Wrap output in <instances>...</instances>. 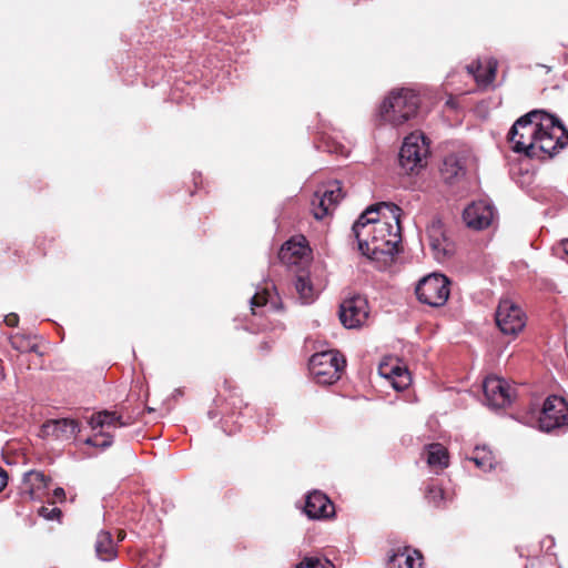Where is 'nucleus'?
I'll list each match as a JSON object with an SVG mask.
<instances>
[{
  "mask_svg": "<svg viewBox=\"0 0 568 568\" xmlns=\"http://www.w3.org/2000/svg\"><path fill=\"white\" fill-rule=\"evenodd\" d=\"M425 497L428 503L433 504L435 507H442L445 505L444 489L436 484H429L427 486Z\"/></svg>",
  "mask_w": 568,
  "mask_h": 568,
  "instance_id": "28",
  "label": "nucleus"
},
{
  "mask_svg": "<svg viewBox=\"0 0 568 568\" xmlns=\"http://www.w3.org/2000/svg\"><path fill=\"white\" fill-rule=\"evenodd\" d=\"M496 325L505 335H517L526 326V315L510 300H501L495 313Z\"/></svg>",
  "mask_w": 568,
  "mask_h": 568,
  "instance_id": "10",
  "label": "nucleus"
},
{
  "mask_svg": "<svg viewBox=\"0 0 568 568\" xmlns=\"http://www.w3.org/2000/svg\"><path fill=\"white\" fill-rule=\"evenodd\" d=\"M449 281L443 274H430L423 277L415 290L419 302L433 307L444 305L449 297Z\"/></svg>",
  "mask_w": 568,
  "mask_h": 568,
  "instance_id": "8",
  "label": "nucleus"
},
{
  "mask_svg": "<svg viewBox=\"0 0 568 568\" xmlns=\"http://www.w3.org/2000/svg\"><path fill=\"white\" fill-rule=\"evenodd\" d=\"M225 395L219 394L214 399V405L219 408V412L210 410L209 417L214 419L220 414H230L235 415L240 414L244 407H246V403H244L242 395L239 393L237 388L232 385V383L227 379L223 383Z\"/></svg>",
  "mask_w": 568,
  "mask_h": 568,
  "instance_id": "13",
  "label": "nucleus"
},
{
  "mask_svg": "<svg viewBox=\"0 0 568 568\" xmlns=\"http://www.w3.org/2000/svg\"><path fill=\"white\" fill-rule=\"evenodd\" d=\"M343 197L342 187L338 182L333 183L329 189L316 191L312 199V212L316 220H323L334 211Z\"/></svg>",
  "mask_w": 568,
  "mask_h": 568,
  "instance_id": "14",
  "label": "nucleus"
},
{
  "mask_svg": "<svg viewBox=\"0 0 568 568\" xmlns=\"http://www.w3.org/2000/svg\"><path fill=\"white\" fill-rule=\"evenodd\" d=\"M268 296H270V292L267 290L255 293V295L251 300V304L253 306L252 307L253 314H255L254 307H261V306H265L267 304Z\"/></svg>",
  "mask_w": 568,
  "mask_h": 568,
  "instance_id": "32",
  "label": "nucleus"
},
{
  "mask_svg": "<svg viewBox=\"0 0 568 568\" xmlns=\"http://www.w3.org/2000/svg\"><path fill=\"white\" fill-rule=\"evenodd\" d=\"M410 381L409 372H402L398 377L396 376L392 379V385L395 389L403 390L408 387Z\"/></svg>",
  "mask_w": 568,
  "mask_h": 568,
  "instance_id": "31",
  "label": "nucleus"
},
{
  "mask_svg": "<svg viewBox=\"0 0 568 568\" xmlns=\"http://www.w3.org/2000/svg\"><path fill=\"white\" fill-rule=\"evenodd\" d=\"M39 514L49 519V520H52V519H58L60 518V516L62 515L61 510L57 507H53V508H48V507H44L42 506L39 510Z\"/></svg>",
  "mask_w": 568,
  "mask_h": 568,
  "instance_id": "34",
  "label": "nucleus"
},
{
  "mask_svg": "<svg viewBox=\"0 0 568 568\" xmlns=\"http://www.w3.org/2000/svg\"><path fill=\"white\" fill-rule=\"evenodd\" d=\"M429 146L423 134L410 133L405 138L400 148L398 160L406 173H414L426 165Z\"/></svg>",
  "mask_w": 568,
  "mask_h": 568,
  "instance_id": "7",
  "label": "nucleus"
},
{
  "mask_svg": "<svg viewBox=\"0 0 568 568\" xmlns=\"http://www.w3.org/2000/svg\"><path fill=\"white\" fill-rule=\"evenodd\" d=\"M568 145V131L554 115H546L541 131L536 139L538 155L536 158H552L559 150Z\"/></svg>",
  "mask_w": 568,
  "mask_h": 568,
  "instance_id": "4",
  "label": "nucleus"
},
{
  "mask_svg": "<svg viewBox=\"0 0 568 568\" xmlns=\"http://www.w3.org/2000/svg\"><path fill=\"white\" fill-rule=\"evenodd\" d=\"M387 368H388L387 365L381 366L382 374L385 375L386 377H388L389 379H393L396 376L398 377V375L402 372H408L406 368H403L399 365L392 366V367H389L388 371H387Z\"/></svg>",
  "mask_w": 568,
  "mask_h": 568,
  "instance_id": "33",
  "label": "nucleus"
},
{
  "mask_svg": "<svg viewBox=\"0 0 568 568\" xmlns=\"http://www.w3.org/2000/svg\"><path fill=\"white\" fill-rule=\"evenodd\" d=\"M539 428L551 432L568 425V403L560 396H548L538 417Z\"/></svg>",
  "mask_w": 568,
  "mask_h": 568,
  "instance_id": "9",
  "label": "nucleus"
},
{
  "mask_svg": "<svg viewBox=\"0 0 568 568\" xmlns=\"http://www.w3.org/2000/svg\"><path fill=\"white\" fill-rule=\"evenodd\" d=\"M317 148L328 153L346 154L344 145L329 136H322Z\"/></svg>",
  "mask_w": 568,
  "mask_h": 568,
  "instance_id": "29",
  "label": "nucleus"
},
{
  "mask_svg": "<svg viewBox=\"0 0 568 568\" xmlns=\"http://www.w3.org/2000/svg\"><path fill=\"white\" fill-rule=\"evenodd\" d=\"M429 246L437 261L442 262L453 254V244L447 239L444 224L440 220H433L427 226Z\"/></svg>",
  "mask_w": 568,
  "mask_h": 568,
  "instance_id": "15",
  "label": "nucleus"
},
{
  "mask_svg": "<svg viewBox=\"0 0 568 568\" xmlns=\"http://www.w3.org/2000/svg\"><path fill=\"white\" fill-rule=\"evenodd\" d=\"M475 454L476 455L471 459L479 468L486 470L493 467V457L490 456V453H486L484 449L479 450L476 448Z\"/></svg>",
  "mask_w": 568,
  "mask_h": 568,
  "instance_id": "30",
  "label": "nucleus"
},
{
  "mask_svg": "<svg viewBox=\"0 0 568 568\" xmlns=\"http://www.w3.org/2000/svg\"><path fill=\"white\" fill-rule=\"evenodd\" d=\"M295 290L304 303H311L314 300V288L307 276L300 275L296 277Z\"/></svg>",
  "mask_w": 568,
  "mask_h": 568,
  "instance_id": "26",
  "label": "nucleus"
},
{
  "mask_svg": "<svg viewBox=\"0 0 568 568\" xmlns=\"http://www.w3.org/2000/svg\"><path fill=\"white\" fill-rule=\"evenodd\" d=\"M304 511L313 519H328L335 515V506L325 494L314 490L306 496Z\"/></svg>",
  "mask_w": 568,
  "mask_h": 568,
  "instance_id": "18",
  "label": "nucleus"
},
{
  "mask_svg": "<svg viewBox=\"0 0 568 568\" xmlns=\"http://www.w3.org/2000/svg\"><path fill=\"white\" fill-rule=\"evenodd\" d=\"M466 69L468 71V73L474 77V79L476 80V82L479 85L487 87L490 83H493V81L496 78L497 62L493 61V60L488 61L487 67H486V74L485 75H480V70L483 69V65L478 61L468 64L466 67Z\"/></svg>",
  "mask_w": 568,
  "mask_h": 568,
  "instance_id": "24",
  "label": "nucleus"
},
{
  "mask_svg": "<svg viewBox=\"0 0 568 568\" xmlns=\"http://www.w3.org/2000/svg\"><path fill=\"white\" fill-rule=\"evenodd\" d=\"M345 365V358L332 351L314 354L310 359V371L316 383L322 385H332L337 382Z\"/></svg>",
  "mask_w": 568,
  "mask_h": 568,
  "instance_id": "6",
  "label": "nucleus"
},
{
  "mask_svg": "<svg viewBox=\"0 0 568 568\" xmlns=\"http://www.w3.org/2000/svg\"><path fill=\"white\" fill-rule=\"evenodd\" d=\"M53 498H54V501L55 500H59V501H64L65 499V491L63 488L61 487H58L53 490Z\"/></svg>",
  "mask_w": 568,
  "mask_h": 568,
  "instance_id": "38",
  "label": "nucleus"
},
{
  "mask_svg": "<svg viewBox=\"0 0 568 568\" xmlns=\"http://www.w3.org/2000/svg\"><path fill=\"white\" fill-rule=\"evenodd\" d=\"M419 105L420 98L414 90H394L382 102L378 114L384 123L399 126L417 115Z\"/></svg>",
  "mask_w": 568,
  "mask_h": 568,
  "instance_id": "2",
  "label": "nucleus"
},
{
  "mask_svg": "<svg viewBox=\"0 0 568 568\" xmlns=\"http://www.w3.org/2000/svg\"><path fill=\"white\" fill-rule=\"evenodd\" d=\"M483 390L487 405L493 408H505L513 403L515 397V388L497 376L486 377Z\"/></svg>",
  "mask_w": 568,
  "mask_h": 568,
  "instance_id": "11",
  "label": "nucleus"
},
{
  "mask_svg": "<svg viewBox=\"0 0 568 568\" xmlns=\"http://www.w3.org/2000/svg\"><path fill=\"white\" fill-rule=\"evenodd\" d=\"M135 422V418L132 416L123 417L116 410H101L93 414L90 418V425L92 429L100 428L101 430L94 434L92 437H89L85 440V444L99 447V448H108L112 445L113 435L109 432H104V428H116L132 425Z\"/></svg>",
  "mask_w": 568,
  "mask_h": 568,
  "instance_id": "5",
  "label": "nucleus"
},
{
  "mask_svg": "<svg viewBox=\"0 0 568 568\" xmlns=\"http://www.w3.org/2000/svg\"><path fill=\"white\" fill-rule=\"evenodd\" d=\"M10 343H11L12 347L18 349V351H24L26 349V345H24L26 341H24L23 337H21L19 335L11 336Z\"/></svg>",
  "mask_w": 568,
  "mask_h": 568,
  "instance_id": "35",
  "label": "nucleus"
},
{
  "mask_svg": "<svg viewBox=\"0 0 568 568\" xmlns=\"http://www.w3.org/2000/svg\"><path fill=\"white\" fill-rule=\"evenodd\" d=\"M548 115L544 111H531L519 118L511 126L508 133V141L516 153H525L526 156L534 159L538 155L536 139L541 125Z\"/></svg>",
  "mask_w": 568,
  "mask_h": 568,
  "instance_id": "3",
  "label": "nucleus"
},
{
  "mask_svg": "<svg viewBox=\"0 0 568 568\" xmlns=\"http://www.w3.org/2000/svg\"><path fill=\"white\" fill-rule=\"evenodd\" d=\"M4 323L9 327H16L19 323V316L16 313H10L4 317Z\"/></svg>",
  "mask_w": 568,
  "mask_h": 568,
  "instance_id": "36",
  "label": "nucleus"
},
{
  "mask_svg": "<svg viewBox=\"0 0 568 568\" xmlns=\"http://www.w3.org/2000/svg\"><path fill=\"white\" fill-rule=\"evenodd\" d=\"M80 432L79 423L75 419L61 418L47 420L40 429L42 438L58 440L71 439Z\"/></svg>",
  "mask_w": 568,
  "mask_h": 568,
  "instance_id": "17",
  "label": "nucleus"
},
{
  "mask_svg": "<svg viewBox=\"0 0 568 568\" xmlns=\"http://www.w3.org/2000/svg\"><path fill=\"white\" fill-rule=\"evenodd\" d=\"M125 531L124 530H119L118 531V540L119 541H122L124 538H125Z\"/></svg>",
  "mask_w": 568,
  "mask_h": 568,
  "instance_id": "40",
  "label": "nucleus"
},
{
  "mask_svg": "<svg viewBox=\"0 0 568 568\" xmlns=\"http://www.w3.org/2000/svg\"><path fill=\"white\" fill-rule=\"evenodd\" d=\"M423 555L419 550L408 547L398 548L389 556L387 568H422Z\"/></svg>",
  "mask_w": 568,
  "mask_h": 568,
  "instance_id": "19",
  "label": "nucleus"
},
{
  "mask_svg": "<svg viewBox=\"0 0 568 568\" xmlns=\"http://www.w3.org/2000/svg\"><path fill=\"white\" fill-rule=\"evenodd\" d=\"M440 173L444 180L450 183L465 173L464 162L455 154L447 155L444 159Z\"/></svg>",
  "mask_w": 568,
  "mask_h": 568,
  "instance_id": "25",
  "label": "nucleus"
},
{
  "mask_svg": "<svg viewBox=\"0 0 568 568\" xmlns=\"http://www.w3.org/2000/svg\"><path fill=\"white\" fill-rule=\"evenodd\" d=\"M305 237L296 241L294 239L285 242L280 252L278 258L284 264H296L307 252V246L304 244Z\"/></svg>",
  "mask_w": 568,
  "mask_h": 568,
  "instance_id": "20",
  "label": "nucleus"
},
{
  "mask_svg": "<svg viewBox=\"0 0 568 568\" xmlns=\"http://www.w3.org/2000/svg\"><path fill=\"white\" fill-rule=\"evenodd\" d=\"M50 483L51 478L38 470H30L23 477L24 490L31 497H34L40 490L48 488Z\"/></svg>",
  "mask_w": 568,
  "mask_h": 568,
  "instance_id": "21",
  "label": "nucleus"
},
{
  "mask_svg": "<svg viewBox=\"0 0 568 568\" xmlns=\"http://www.w3.org/2000/svg\"><path fill=\"white\" fill-rule=\"evenodd\" d=\"M562 245H564L565 253L568 255V241L566 239L562 241Z\"/></svg>",
  "mask_w": 568,
  "mask_h": 568,
  "instance_id": "41",
  "label": "nucleus"
},
{
  "mask_svg": "<svg viewBox=\"0 0 568 568\" xmlns=\"http://www.w3.org/2000/svg\"><path fill=\"white\" fill-rule=\"evenodd\" d=\"M7 485L8 474L2 467H0V493L6 488Z\"/></svg>",
  "mask_w": 568,
  "mask_h": 568,
  "instance_id": "37",
  "label": "nucleus"
},
{
  "mask_svg": "<svg viewBox=\"0 0 568 568\" xmlns=\"http://www.w3.org/2000/svg\"><path fill=\"white\" fill-rule=\"evenodd\" d=\"M402 209L381 202L366 209L352 230L358 250L372 260L393 257L402 242Z\"/></svg>",
  "mask_w": 568,
  "mask_h": 568,
  "instance_id": "1",
  "label": "nucleus"
},
{
  "mask_svg": "<svg viewBox=\"0 0 568 568\" xmlns=\"http://www.w3.org/2000/svg\"><path fill=\"white\" fill-rule=\"evenodd\" d=\"M95 552L101 560H112L116 557L118 551L113 544L112 535L109 531H100L97 536Z\"/></svg>",
  "mask_w": 568,
  "mask_h": 568,
  "instance_id": "23",
  "label": "nucleus"
},
{
  "mask_svg": "<svg viewBox=\"0 0 568 568\" xmlns=\"http://www.w3.org/2000/svg\"><path fill=\"white\" fill-rule=\"evenodd\" d=\"M296 568H335L327 558L320 556H305Z\"/></svg>",
  "mask_w": 568,
  "mask_h": 568,
  "instance_id": "27",
  "label": "nucleus"
},
{
  "mask_svg": "<svg viewBox=\"0 0 568 568\" xmlns=\"http://www.w3.org/2000/svg\"><path fill=\"white\" fill-rule=\"evenodd\" d=\"M427 464L439 470L448 466V450L439 443L429 444L425 447Z\"/></svg>",
  "mask_w": 568,
  "mask_h": 568,
  "instance_id": "22",
  "label": "nucleus"
},
{
  "mask_svg": "<svg viewBox=\"0 0 568 568\" xmlns=\"http://www.w3.org/2000/svg\"><path fill=\"white\" fill-rule=\"evenodd\" d=\"M485 74H486V68H483V69L480 70V75H485Z\"/></svg>",
  "mask_w": 568,
  "mask_h": 568,
  "instance_id": "42",
  "label": "nucleus"
},
{
  "mask_svg": "<svg viewBox=\"0 0 568 568\" xmlns=\"http://www.w3.org/2000/svg\"><path fill=\"white\" fill-rule=\"evenodd\" d=\"M338 316L346 328H357L364 324L368 316L366 298L355 295L344 300L339 305Z\"/></svg>",
  "mask_w": 568,
  "mask_h": 568,
  "instance_id": "12",
  "label": "nucleus"
},
{
  "mask_svg": "<svg viewBox=\"0 0 568 568\" xmlns=\"http://www.w3.org/2000/svg\"><path fill=\"white\" fill-rule=\"evenodd\" d=\"M463 219L468 227L483 230L488 227L494 219V207L486 201L473 202L463 213Z\"/></svg>",
  "mask_w": 568,
  "mask_h": 568,
  "instance_id": "16",
  "label": "nucleus"
},
{
  "mask_svg": "<svg viewBox=\"0 0 568 568\" xmlns=\"http://www.w3.org/2000/svg\"><path fill=\"white\" fill-rule=\"evenodd\" d=\"M271 348H272V346H271L270 342H267V341L261 342L258 345V349L263 354L268 353L271 351Z\"/></svg>",
  "mask_w": 568,
  "mask_h": 568,
  "instance_id": "39",
  "label": "nucleus"
}]
</instances>
